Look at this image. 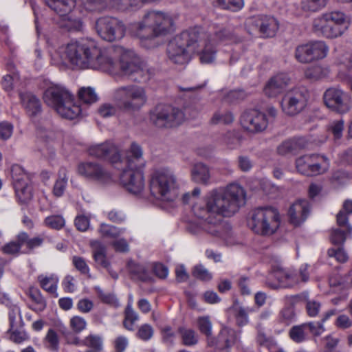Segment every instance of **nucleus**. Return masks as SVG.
Instances as JSON below:
<instances>
[{
	"mask_svg": "<svg viewBox=\"0 0 352 352\" xmlns=\"http://www.w3.org/2000/svg\"><path fill=\"white\" fill-rule=\"evenodd\" d=\"M60 53L63 62L69 64L72 69L101 70L138 83L146 82L152 76L133 51L121 46L101 49L94 40L82 38L67 43Z\"/></svg>",
	"mask_w": 352,
	"mask_h": 352,
	"instance_id": "f257e3e1",
	"label": "nucleus"
},
{
	"mask_svg": "<svg viewBox=\"0 0 352 352\" xmlns=\"http://www.w3.org/2000/svg\"><path fill=\"white\" fill-rule=\"evenodd\" d=\"M236 41L230 29L217 27L207 33L201 27H193L182 32L170 41L166 54L168 60L175 65L187 63L190 56L198 54L201 63L214 62L219 44H228Z\"/></svg>",
	"mask_w": 352,
	"mask_h": 352,
	"instance_id": "f03ea898",
	"label": "nucleus"
},
{
	"mask_svg": "<svg viewBox=\"0 0 352 352\" xmlns=\"http://www.w3.org/2000/svg\"><path fill=\"white\" fill-rule=\"evenodd\" d=\"M245 193L237 184H231L224 191L213 190L208 192L204 206L193 205L196 217L204 220V229L210 234L223 237L222 216L230 217L245 203Z\"/></svg>",
	"mask_w": 352,
	"mask_h": 352,
	"instance_id": "7ed1b4c3",
	"label": "nucleus"
},
{
	"mask_svg": "<svg viewBox=\"0 0 352 352\" xmlns=\"http://www.w3.org/2000/svg\"><path fill=\"white\" fill-rule=\"evenodd\" d=\"M175 19L169 13L157 10L147 11L141 21L129 25V34L139 38L146 48L158 45L156 39L174 30Z\"/></svg>",
	"mask_w": 352,
	"mask_h": 352,
	"instance_id": "20e7f679",
	"label": "nucleus"
},
{
	"mask_svg": "<svg viewBox=\"0 0 352 352\" xmlns=\"http://www.w3.org/2000/svg\"><path fill=\"white\" fill-rule=\"evenodd\" d=\"M142 155L141 146L135 142L131 143L129 149L126 152V167L120 177L123 187L133 194L140 193L145 186L143 174L145 162Z\"/></svg>",
	"mask_w": 352,
	"mask_h": 352,
	"instance_id": "39448f33",
	"label": "nucleus"
},
{
	"mask_svg": "<svg viewBox=\"0 0 352 352\" xmlns=\"http://www.w3.org/2000/svg\"><path fill=\"white\" fill-rule=\"evenodd\" d=\"M348 27V17L345 13L340 10L324 12L314 18L312 21L314 32L327 39L342 36Z\"/></svg>",
	"mask_w": 352,
	"mask_h": 352,
	"instance_id": "423d86ee",
	"label": "nucleus"
},
{
	"mask_svg": "<svg viewBox=\"0 0 352 352\" xmlns=\"http://www.w3.org/2000/svg\"><path fill=\"white\" fill-rule=\"evenodd\" d=\"M43 100L66 119L74 120L81 113L80 107L74 102V96L63 87L53 86L47 88L44 92Z\"/></svg>",
	"mask_w": 352,
	"mask_h": 352,
	"instance_id": "0eeeda50",
	"label": "nucleus"
},
{
	"mask_svg": "<svg viewBox=\"0 0 352 352\" xmlns=\"http://www.w3.org/2000/svg\"><path fill=\"white\" fill-rule=\"evenodd\" d=\"M112 100L118 109L135 112L146 104L148 97L144 87L129 85L115 89L112 93Z\"/></svg>",
	"mask_w": 352,
	"mask_h": 352,
	"instance_id": "6e6552de",
	"label": "nucleus"
},
{
	"mask_svg": "<svg viewBox=\"0 0 352 352\" xmlns=\"http://www.w3.org/2000/svg\"><path fill=\"white\" fill-rule=\"evenodd\" d=\"M280 224L277 208L272 206L258 207L252 210L248 225L256 234L270 236L274 234Z\"/></svg>",
	"mask_w": 352,
	"mask_h": 352,
	"instance_id": "1a4fd4ad",
	"label": "nucleus"
},
{
	"mask_svg": "<svg viewBox=\"0 0 352 352\" xmlns=\"http://www.w3.org/2000/svg\"><path fill=\"white\" fill-rule=\"evenodd\" d=\"M177 178L170 170L156 169L150 175V192L157 199L173 200L177 196Z\"/></svg>",
	"mask_w": 352,
	"mask_h": 352,
	"instance_id": "9d476101",
	"label": "nucleus"
},
{
	"mask_svg": "<svg viewBox=\"0 0 352 352\" xmlns=\"http://www.w3.org/2000/svg\"><path fill=\"white\" fill-rule=\"evenodd\" d=\"M184 120L185 115L182 109L167 104H158L148 113L150 124L160 129L177 127Z\"/></svg>",
	"mask_w": 352,
	"mask_h": 352,
	"instance_id": "9b49d317",
	"label": "nucleus"
},
{
	"mask_svg": "<svg viewBox=\"0 0 352 352\" xmlns=\"http://www.w3.org/2000/svg\"><path fill=\"white\" fill-rule=\"evenodd\" d=\"M309 98L310 93L305 87H295L288 90L283 97L282 110L289 116L298 115L307 107Z\"/></svg>",
	"mask_w": 352,
	"mask_h": 352,
	"instance_id": "f8f14e48",
	"label": "nucleus"
},
{
	"mask_svg": "<svg viewBox=\"0 0 352 352\" xmlns=\"http://www.w3.org/2000/svg\"><path fill=\"white\" fill-rule=\"evenodd\" d=\"M95 30L102 39L108 42L120 40L126 32V27L123 22L111 16L98 19L95 23Z\"/></svg>",
	"mask_w": 352,
	"mask_h": 352,
	"instance_id": "ddd939ff",
	"label": "nucleus"
},
{
	"mask_svg": "<svg viewBox=\"0 0 352 352\" xmlns=\"http://www.w3.org/2000/svg\"><path fill=\"white\" fill-rule=\"evenodd\" d=\"M297 171L306 176H316L325 173L329 168L328 159L318 154L305 155L295 162Z\"/></svg>",
	"mask_w": 352,
	"mask_h": 352,
	"instance_id": "4468645a",
	"label": "nucleus"
},
{
	"mask_svg": "<svg viewBox=\"0 0 352 352\" xmlns=\"http://www.w3.org/2000/svg\"><path fill=\"white\" fill-rule=\"evenodd\" d=\"M77 172L85 179L100 184L112 180L111 173L101 164L96 162H84L78 165Z\"/></svg>",
	"mask_w": 352,
	"mask_h": 352,
	"instance_id": "2eb2a0df",
	"label": "nucleus"
},
{
	"mask_svg": "<svg viewBox=\"0 0 352 352\" xmlns=\"http://www.w3.org/2000/svg\"><path fill=\"white\" fill-rule=\"evenodd\" d=\"M43 243V239L41 236L30 237L28 233L25 232H19L14 240L5 244L1 250L3 254L8 255L16 256L21 253V249L25 246L29 251L36 248L40 247Z\"/></svg>",
	"mask_w": 352,
	"mask_h": 352,
	"instance_id": "dca6fc26",
	"label": "nucleus"
},
{
	"mask_svg": "<svg viewBox=\"0 0 352 352\" xmlns=\"http://www.w3.org/2000/svg\"><path fill=\"white\" fill-rule=\"evenodd\" d=\"M328 47L323 41H314L299 45L296 49L295 57L300 63H307L327 56Z\"/></svg>",
	"mask_w": 352,
	"mask_h": 352,
	"instance_id": "f3484780",
	"label": "nucleus"
},
{
	"mask_svg": "<svg viewBox=\"0 0 352 352\" xmlns=\"http://www.w3.org/2000/svg\"><path fill=\"white\" fill-rule=\"evenodd\" d=\"M323 100L327 107L338 113L344 114L350 110L348 94L338 88L327 89L324 93Z\"/></svg>",
	"mask_w": 352,
	"mask_h": 352,
	"instance_id": "a211bd4d",
	"label": "nucleus"
},
{
	"mask_svg": "<svg viewBox=\"0 0 352 352\" xmlns=\"http://www.w3.org/2000/svg\"><path fill=\"white\" fill-rule=\"evenodd\" d=\"M271 276L276 280V283L267 279L266 285L273 289L292 288L300 284L298 272L291 269L278 267L273 271Z\"/></svg>",
	"mask_w": 352,
	"mask_h": 352,
	"instance_id": "6ab92c4d",
	"label": "nucleus"
},
{
	"mask_svg": "<svg viewBox=\"0 0 352 352\" xmlns=\"http://www.w3.org/2000/svg\"><path fill=\"white\" fill-rule=\"evenodd\" d=\"M240 122L247 131L256 133L264 131L268 124L267 116L256 109L245 111L241 116Z\"/></svg>",
	"mask_w": 352,
	"mask_h": 352,
	"instance_id": "aec40b11",
	"label": "nucleus"
},
{
	"mask_svg": "<svg viewBox=\"0 0 352 352\" xmlns=\"http://www.w3.org/2000/svg\"><path fill=\"white\" fill-rule=\"evenodd\" d=\"M88 154L94 157L103 159L115 164L120 161L121 156L118 147L111 142L91 146Z\"/></svg>",
	"mask_w": 352,
	"mask_h": 352,
	"instance_id": "412c9836",
	"label": "nucleus"
},
{
	"mask_svg": "<svg viewBox=\"0 0 352 352\" xmlns=\"http://www.w3.org/2000/svg\"><path fill=\"white\" fill-rule=\"evenodd\" d=\"M251 23L263 38L274 37L279 28L277 19L270 15H258L252 19Z\"/></svg>",
	"mask_w": 352,
	"mask_h": 352,
	"instance_id": "4be33fe9",
	"label": "nucleus"
},
{
	"mask_svg": "<svg viewBox=\"0 0 352 352\" xmlns=\"http://www.w3.org/2000/svg\"><path fill=\"white\" fill-rule=\"evenodd\" d=\"M240 334L235 330L223 327L221 329L217 338H214V352H230V349L237 343Z\"/></svg>",
	"mask_w": 352,
	"mask_h": 352,
	"instance_id": "5701e85b",
	"label": "nucleus"
},
{
	"mask_svg": "<svg viewBox=\"0 0 352 352\" xmlns=\"http://www.w3.org/2000/svg\"><path fill=\"white\" fill-rule=\"evenodd\" d=\"M309 212V204L307 200H298L293 204L288 212L289 221L295 226L303 223Z\"/></svg>",
	"mask_w": 352,
	"mask_h": 352,
	"instance_id": "b1692460",
	"label": "nucleus"
},
{
	"mask_svg": "<svg viewBox=\"0 0 352 352\" xmlns=\"http://www.w3.org/2000/svg\"><path fill=\"white\" fill-rule=\"evenodd\" d=\"M290 78L285 74H279L270 79L264 88L265 94L275 98L280 94L289 85Z\"/></svg>",
	"mask_w": 352,
	"mask_h": 352,
	"instance_id": "393cba45",
	"label": "nucleus"
},
{
	"mask_svg": "<svg viewBox=\"0 0 352 352\" xmlns=\"http://www.w3.org/2000/svg\"><path fill=\"white\" fill-rule=\"evenodd\" d=\"M307 142L302 137L293 138L283 142L277 147V153L280 155H296L307 146Z\"/></svg>",
	"mask_w": 352,
	"mask_h": 352,
	"instance_id": "a878e982",
	"label": "nucleus"
},
{
	"mask_svg": "<svg viewBox=\"0 0 352 352\" xmlns=\"http://www.w3.org/2000/svg\"><path fill=\"white\" fill-rule=\"evenodd\" d=\"M22 106L30 116H35L41 111V104L39 99L30 92L19 94Z\"/></svg>",
	"mask_w": 352,
	"mask_h": 352,
	"instance_id": "bb28decb",
	"label": "nucleus"
},
{
	"mask_svg": "<svg viewBox=\"0 0 352 352\" xmlns=\"http://www.w3.org/2000/svg\"><path fill=\"white\" fill-rule=\"evenodd\" d=\"M255 342L260 350L266 349L269 352H282L275 340L271 336H267L261 327L257 328Z\"/></svg>",
	"mask_w": 352,
	"mask_h": 352,
	"instance_id": "cd10ccee",
	"label": "nucleus"
},
{
	"mask_svg": "<svg viewBox=\"0 0 352 352\" xmlns=\"http://www.w3.org/2000/svg\"><path fill=\"white\" fill-rule=\"evenodd\" d=\"M190 175L192 180L195 183L208 185L210 182V168L203 163L194 164L191 168Z\"/></svg>",
	"mask_w": 352,
	"mask_h": 352,
	"instance_id": "c85d7f7f",
	"label": "nucleus"
},
{
	"mask_svg": "<svg viewBox=\"0 0 352 352\" xmlns=\"http://www.w3.org/2000/svg\"><path fill=\"white\" fill-rule=\"evenodd\" d=\"M45 4L60 15H65L76 6V0H45Z\"/></svg>",
	"mask_w": 352,
	"mask_h": 352,
	"instance_id": "c756f323",
	"label": "nucleus"
},
{
	"mask_svg": "<svg viewBox=\"0 0 352 352\" xmlns=\"http://www.w3.org/2000/svg\"><path fill=\"white\" fill-rule=\"evenodd\" d=\"M38 281L41 287L52 295L54 298H57L58 294L57 293L58 278L55 275L50 276L39 275L38 276Z\"/></svg>",
	"mask_w": 352,
	"mask_h": 352,
	"instance_id": "7c9ffc66",
	"label": "nucleus"
},
{
	"mask_svg": "<svg viewBox=\"0 0 352 352\" xmlns=\"http://www.w3.org/2000/svg\"><path fill=\"white\" fill-rule=\"evenodd\" d=\"M93 248V257L97 265L109 270L110 263L106 256L105 247L99 241L91 242Z\"/></svg>",
	"mask_w": 352,
	"mask_h": 352,
	"instance_id": "2f4dec72",
	"label": "nucleus"
},
{
	"mask_svg": "<svg viewBox=\"0 0 352 352\" xmlns=\"http://www.w3.org/2000/svg\"><path fill=\"white\" fill-rule=\"evenodd\" d=\"M197 328L201 333L207 338L208 346L214 344V338L212 336V324L208 316H200L197 319Z\"/></svg>",
	"mask_w": 352,
	"mask_h": 352,
	"instance_id": "473e14b6",
	"label": "nucleus"
},
{
	"mask_svg": "<svg viewBox=\"0 0 352 352\" xmlns=\"http://www.w3.org/2000/svg\"><path fill=\"white\" fill-rule=\"evenodd\" d=\"M140 319L138 314L133 309L132 303L129 302L124 311V327L130 331L135 330V324Z\"/></svg>",
	"mask_w": 352,
	"mask_h": 352,
	"instance_id": "72a5a7b5",
	"label": "nucleus"
},
{
	"mask_svg": "<svg viewBox=\"0 0 352 352\" xmlns=\"http://www.w3.org/2000/svg\"><path fill=\"white\" fill-rule=\"evenodd\" d=\"M83 346L89 348L85 352H102V337L96 334H89L84 338Z\"/></svg>",
	"mask_w": 352,
	"mask_h": 352,
	"instance_id": "f704fd0d",
	"label": "nucleus"
},
{
	"mask_svg": "<svg viewBox=\"0 0 352 352\" xmlns=\"http://www.w3.org/2000/svg\"><path fill=\"white\" fill-rule=\"evenodd\" d=\"M11 176L13 186L30 183V176L25 171L22 166L14 164L11 167Z\"/></svg>",
	"mask_w": 352,
	"mask_h": 352,
	"instance_id": "c9c22d12",
	"label": "nucleus"
},
{
	"mask_svg": "<svg viewBox=\"0 0 352 352\" xmlns=\"http://www.w3.org/2000/svg\"><path fill=\"white\" fill-rule=\"evenodd\" d=\"M329 0H300V9L305 12H316L324 8Z\"/></svg>",
	"mask_w": 352,
	"mask_h": 352,
	"instance_id": "e433bc0d",
	"label": "nucleus"
},
{
	"mask_svg": "<svg viewBox=\"0 0 352 352\" xmlns=\"http://www.w3.org/2000/svg\"><path fill=\"white\" fill-rule=\"evenodd\" d=\"M128 268L129 272L137 279L144 282L151 280V276L143 265L131 261L128 263Z\"/></svg>",
	"mask_w": 352,
	"mask_h": 352,
	"instance_id": "4c0bfd02",
	"label": "nucleus"
},
{
	"mask_svg": "<svg viewBox=\"0 0 352 352\" xmlns=\"http://www.w3.org/2000/svg\"><path fill=\"white\" fill-rule=\"evenodd\" d=\"M178 333L184 345L190 346L198 342V336L195 330L184 327L178 328Z\"/></svg>",
	"mask_w": 352,
	"mask_h": 352,
	"instance_id": "58836bf2",
	"label": "nucleus"
},
{
	"mask_svg": "<svg viewBox=\"0 0 352 352\" xmlns=\"http://www.w3.org/2000/svg\"><path fill=\"white\" fill-rule=\"evenodd\" d=\"M16 196L19 202L26 204L32 198V188L30 183L14 186Z\"/></svg>",
	"mask_w": 352,
	"mask_h": 352,
	"instance_id": "ea45409f",
	"label": "nucleus"
},
{
	"mask_svg": "<svg viewBox=\"0 0 352 352\" xmlns=\"http://www.w3.org/2000/svg\"><path fill=\"white\" fill-rule=\"evenodd\" d=\"M59 338L54 329H48L43 344L46 349L51 351L57 352L59 349Z\"/></svg>",
	"mask_w": 352,
	"mask_h": 352,
	"instance_id": "a19ab883",
	"label": "nucleus"
},
{
	"mask_svg": "<svg viewBox=\"0 0 352 352\" xmlns=\"http://www.w3.org/2000/svg\"><path fill=\"white\" fill-rule=\"evenodd\" d=\"M289 336L296 343H301L308 338L305 323L292 327L289 331Z\"/></svg>",
	"mask_w": 352,
	"mask_h": 352,
	"instance_id": "79ce46f5",
	"label": "nucleus"
},
{
	"mask_svg": "<svg viewBox=\"0 0 352 352\" xmlns=\"http://www.w3.org/2000/svg\"><path fill=\"white\" fill-rule=\"evenodd\" d=\"M10 329L23 328L24 322L22 319L21 309L17 306H12L9 310Z\"/></svg>",
	"mask_w": 352,
	"mask_h": 352,
	"instance_id": "37998d69",
	"label": "nucleus"
},
{
	"mask_svg": "<svg viewBox=\"0 0 352 352\" xmlns=\"http://www.w3.org/2000/svg\"><path fill=\"white\" fill-rule=\"evenodd\" d=\"M29 296L35 302L36 307L32 308L36 311H42L46 307V301L40 290L36 287L29 289Z\"/></svg>",
	"mask_w": 352,
	"mask_h": 352,
	"instance_id": "c03bdc74",
	"label": "nucleus"
},
{
	"mask_svg": "<svg viewBox=\"0 0 352 352\" xmlns=\"http://www.w3.org/2000/svg\"><path fill=\"white\" fill-rule=\"evenodd\" d=\"M234 121V116L229 111H217L212 117L210 122L213 124H229Z\"/></svg>",
	"mask_w": 352,
	"mask_h": 352,
	"instance_id": "a18cd8bd",
	"label": "nucleus"
},
{
	"mask_svg": "<svg viewBox=\"0 0 352 352\" xmlns=\"http://www.w3.org/2000/svg\"><path fill=\"white\" fill-rule=\"evenodd\" d=\"M67 184V177L66 175V171L65 169L59 170L58 179L56 181L54 188L53 194L57 197H61L66 188Z\"/></svg>",
	"mask_w": 352,
	"mask_h": 352,
	"instance_id": "49530a36",
	"label": "nucleus"
},
{
	"mask_svg": "<svg viewBox=\"0 0 352 352\" xmlns=\"http://www.w3.org/2000/svg\"><path fill=\"white\" fill-rule=\"evenodd\" d=\"M327 255L329 257L335 258L336 261L340 263H346L349 259L348 254L343 248V245L329 248L327 250Z\"/></svg>",
	"mask_w": 352,
	"mask_h": 352,
	"instance_id": "de8ad7c7",
	"label": "nucleus"
},
{
	"mask_svg": "<svg viewBox=\"0 0 352 352\" xmlns=\"http://www.w3.org/2000/svg\"><path fill=\"white\" fill-rule=\"evenodd\" d=\"M43 223L50 229L58 230L65 226V221L61 215H51L44 219Z\"/></svg>",
	"mask_w": 352,
	"mask_h": 352,
	"instance_id": "09e8293b",
	"label": "nucleus"
},
{
	"mask_svg": "<svg viewBox=\"0 0 352 352\" xmlns=\"http://www.w3.org/2000/svg\"><path fill=\"white\" fill-rule=\"evenodd\" d=\"M348 234H350L347 232L346 229L341 228L333 229L330 236L331 242L333 245H343Z\"/></svg>",
	"mask_w": 352,
	"mask_h": 352,
	"instance_id": "8fccbe9b",
	"label": "nucleus"
},
{
	"mask_svg": "<svg viewBox=\"0 0 352 352\" xmlns=\"http://www.w3.org/2000/svg\"><path fill=\"white\" fill-rule=\"evenodd\" d=\"M80 100L86 104H91L97 101L98 97L94 90L91 87H82L78 91Z\"/></svg>",
	"mask_w": 352,
	"mask_h": 352,
	"instance_id": "3c124183",
	"label": "nucleus"
},
{
	"mask_svg": "<svg viewBox=\"0 0 352 352\" xmlns=\"http://www.w3.org/2000/svg\"><path fill=\"white\" fill-rule=\"evenodd\" d=\"M154 334V329L151 325L144 324L139 327L135 333L136 338L146 342L152 338Z\"/></svg>",
	"mask_w": 352,
	"mask_h": 352,
	"instance_id": "603ef678",
	"label": "nucleus"
},
{
	"mask_svg": "<svg viewBox=\"0 0 352 352\" xmlns=\"http://www.w3.org/2000/svg\"><path fill=\"white\" fill-rule=\"evenodd\" d=\"M72 263L75 268L80 272V274L87 275V278H91L89 274V267L85 260L80 256H74L72 258Z\"/></svg>",
	"mask_w": 352,
	"mask_h": 352,
	"instance_id": "864d4df0",
	"label": "nucleus"
},
{
	"mask_svg": "<svg viewBox=\"0 0 352 352\" xmlns=\"http://www.w3.org/2000/svg\"><path fill=\"white\" fill-rule=\"evenodd\" d=\"M99 233L103 237L116 238L120 234L118 228L105 223H102L98 229Z\"/></svg>",
	"mask_w": 352,
	"mask_h": 352,
	"instance_id": "5fc2aeb1",
	"label": "nucleus"
},
{
	"mask_svg": "<svg viewBox=\"0 0 352 352\" xmlns=\"http://www.w3.org/2000/svg\"><path fill=\"white\" fill-rule=\"evenodd\" d=\"M87 322L82 317L75 316L70 319L69 326L74 332L79 333L87 327Z\"/></svg>",
	"mask_w": 352,
	"mask_h": 352,
	"instance_id": "6e6d98bb",
	"label": "nucleus"
},
{
	"mask_svg": "<svg viewBox=\"0 0 352 352\" xmlns=\"http://www.w3.org/2000/svg\"><path fill=\"white\" fill-rule=\"evenodd\" d=\"M23 328L9 329L10 332V340L16 344H21L29 339L28 333L22 329Z\"/></svg>",
	"mask_w": 352,
	"mask_h": 352,
	"instance_id": "4d7b16f0",
	"label": "nucleus"
},
{
	"mask_svg": "<svg viewBox=\"0 0 352 352\" xmlns=\"http://www.w3.org/2000/svg\"><path fill=\"white\" fill-rule=\"evenodd\" d=\"M63 26L69 31H80L82 29L83 23L80 19L69 16L66 17Z\"/></svg>",
	"mask_w": 352,
	"mask_h": 352,
	"instance_id": "13d9d810",
	"label": "nucleus"
},
{
	"mask_svg": "<svg viewBox=\"0 0 352 352\" xmlns=\"http://www.w3.org/2000/svg\"><path fill=\"white\" fill-rule=\"evenodd\" d=\"M219 6L223 9L232 11H237L243 6V0H217Z\"/></svg>",
	"mask_w": 352,
	"mask_h": 352,
	"instance_id": "bf43d9fd",
	"label": "nucleus"
},
{
	"mask_svg": "<svg viewBox=\"0 0 352 352\" xmlns=\"http://www.w3.org/2000/svg\"><path fill=\"white\" fill-rule=\"evenodd\" d=\"M307 333H310L314 336H320L324 331L323 321L310 322L305 323Z\"/></svg>",
	"mask_w": 352,
	"mask_h": 352,
	"instance_id": "052dcab7",
	"label": "nucleus"
},
{
	"mask_svg": "<svg viewBox=\"0 0 352 352\" xmlns=\"http://www.w3.org/2000/svg\"><path fill=\"white\" fill-rule=\"evenodd\" d=\"M224 144L230 149H235L241 144V138L234 132L227 133L223 138Z\"/></svg>",
	"mask_w": 352,
	"mask_h": 352,
	"instance_id": "680f3d73",
	"label": "nucleus"
},
{
	"mask_svg": "<svg viewBox=\"0 0 352 352\" xmlns=\"http://www.w3.org/2000/svg\"><path fill=\"white\" fill-rule=\"evenodd\" d=\"M234 317L239 326H244L248 323V311L244 307L234 308Z\"/></svg>",
	"mask_w": 352,
	"mask_h": 352,
	"instance_id": "e2e57ef3",
	"label": "nucleus"
},
{
	"mask_svg": "<svg viewBox=\"0 0 352 352\" xmlns=\"http://www.w3.org/2000/svg\"><path fill=\"white\" fill-rule=\"evenodd\" d=\"M305 308L309 316L316 317L320 311L321 303L314 299H307L306 300Z\"/></svg>",
	"mask_w": 352,
	"mask_h": 352,
	"instance_id": "0e129e2a",
	"label": "nucleus"
},
{
	"mask_svg": "<svg viewBox=\"0 0 352 352\" xmlns=\"http://www.w3.org/2000/svg\"><path fill=\"white\" fill-rule=\"evenodd\" d=\"M295 311L292 307H287L283 308L279 314V319L280 322L285 324H289L294 320Z\"/></svg>",
	"mask_w": 352,
	"mask_h": 352,
	"instance_id": "69168bd1",
	"label": "nucleus"
},
{
	"mask_svg": "<svg viewBox=\"0 0 352 352\" xmlns=\"http://www.w3.org/2000/svg\"><path fill=\"white\" fill-rule=\"evenodd\" d=\"M195 278L204 281H208L212 278V274L201 265H196L192 271Z\"/></svg>",
	"mask_w": 352,
	"mask_h": 352,
	"instance_id": "338daca9",
	"label": "nucleus"
},
{
	"mask_svg": "<svg viewBox=\"0 0 352 352\" xmlns=\"http://www.w3.org/2000/svg\"><path fill=\"white\" fill-rule=\"evenodd\" d=\"M84 8L89 12L100 10L104 6V0H82Z\"/></svg>",
	"mask_w": 352,
	"mask_h": 352,
	"instance_id": "774afa93",
	"label": "nucleus"
}]
</instances>
